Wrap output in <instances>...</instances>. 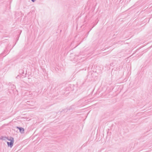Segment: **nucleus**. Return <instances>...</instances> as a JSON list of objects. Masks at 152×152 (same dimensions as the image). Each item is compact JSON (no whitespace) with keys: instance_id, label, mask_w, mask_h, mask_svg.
<instances>
[{"instance_id":"nucleus-1","label":"nucleus","mask_w":152,"mask_h":152,"mask_svg":"<svg viewBox=\"0 0 152 152\" xmlns=\"http://www.w3.org/2000/svg\"><path fill=\"white\" fill-rule=\"evenodd\" d=\"M10 88L8 90V92L11 94H14V92L16 91V87L13 84L10 85Z\"/></svg>"},{"instance_id":"nucleus-2","label":"nucleus","mask_w":152,"mask_h":152,"mask_svg":"<svg viewBox=\"0 0 152 152\" xmlns=\"http://www.w3.org/2000/svg\"><path fill=\"white\" fill-rule=\"evenodd\" d=\"M14 142L13 141V140L11 141V142H7L8 146L12 148L13 146Z\"/></svg>"},{"instance_id":"nucleus-3","label":"nucleus","mask_w":152,"mask_h":152,"mask_svg":"<svg viewBox=\"0 0 152 152\" xmlns=\"http://www.w3.org/2000/svg\"><path fill=\"white\" fill-rule=\"evenodd\" d=\"M17 128L19 130V131L21 134L24 133V129L21 127L17 126Z\"/></svg>"},{"instance_id":"nucleus-4","label":"nucleus","mask_w":152,"mask_h":152,"mask_svg":"<svg viewBox=\"0 0 152 152\" xmlns=\"http://www.w3.org/2000/svg\"><path fill=\"white\" fill-rule=\"evenodd\" d=\"M7 137H6L5 136H1L0 138V140H5L6 139H7Z\"/></svg>"},{"instance_id":"nucleus-5","label":"nucleus","mask_w":152,"mask_h":152,"mask_svg":"<svg viewBox=\"0 0 152 152\" xmlns=\"http://www.w3.org/2000/svg\"><path fill=\"white\" fill-rule=\"evenodd\" d=\"M7 140L9 141H10V142H11V141L13 140V141L14 142V139L13 137H10V138H9L8 137H7Z\"/></svg>"},{"instance_id":"nucleus-6","label":"nucleus","mask_w":152,"mask_h":152,"mask_svg":"<svg viewBox=\"0 0 152 152\" xmlns=\"http://www.w3.org/2000/svg\"><path fill=\"white\" fill-rule=\"evenodd\" d=\"M20 72L22 74H24V71L23 70H20Z\"/></svg>"},{"instance_id":"nucleus-7","label":"nucleus","mask_w":152,"mask_h":152,"mask_svg":"<svg viewBox=\"0 0 152 152\" xmlns=\"http://www.w3.org/2000/svg\"><path fill=\"white\" fill-rule=\"evenodd\" d=\"M70 109H65L64 110V112H67V110H70Z\"/></svg>"},{"instance_id":"nucleus-8","label":"nucleus","mask_w":152,"mask_h":152,"mask_svg":"<svg viewBox=\"0 0 152 152\" xmlns=\"http://www.w3.org/2000/svg\"><path fill=\"white\" fill-rule=\"evenodd\" d=\"M94 26L90 30L88 31V32L87 33V34L88 35L89 34V31L91 30V29L94 27Z\"/></svg>"},{"instance_id":"nucleus-9","label":"nucleus","mask_w":152,"mask_h":152,"mask_svg":"<svg viewBox=\"0 0 152 152\" xmlns=\"http://www.w3.org/2000/svg\"><path fill=\"white\" fill-rule=\"evenodd\" d=\"M31 1L33 2H34L36 0H31Z\"/></svg>"},{"instance_id":"nucleus-10","label":"nucleus","mask_w":152,"mask_h":152,"mask_svg":"<svg viewBox=\"0 0 152 152\" xmlns=\"http://www.w3.org/2000/svg\"><path fill=\"white\" fill-rule=\"evenodd\" d=\"M18 76H19V75H18L16 77V78H18Z\"/></svg>"},{"instance_id":"nucleus-11","label":"nucleus","mask_w":152,"mask_h":152,"mask_svg":"<svg viewBox=\"0 0 152 152\" xmlns=\"http://www.w3.org/2000/svg\"><path fill=\"white\" fill-rule=\"evenodd\" d=\"M19 37V36L18 37V39H17V41L18 40Z\"/></svg>"}]
</instances>
